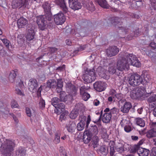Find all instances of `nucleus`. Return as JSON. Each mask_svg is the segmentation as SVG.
I'll return each mask as SVG.
<instances>
[{"label": "nucleus", "instance_id": "obj_30", "mask_svg": "<svg viewBox=\"0 0 156 156\" xmlns=\"http://www.w3.org/2000/svg\"><path fill=\"white\" fill-rule=\"evenodd\" d=\"M89 132V133L92 135V134L96 135L98 133V129L96 125L92 126L89 130L87 131Z\"/></svg>", "mask_w": 156, "mask_h": 156}, {"label": "nucleus", "instance_id": "obj_18", "mask_svg": "<svg viewBox=\"0 0 156 156\" xmlns=\"http://www.w3.org/2000/svg\"><path fill=\"white\" fill-rule=\"evenodd\" d=\"M108 72L111 74H115L116 75L119 76L120 74V73L118 72V69H117V67L116 64H110L108 68Z\"/></svg>", "mask_w": 156, "mask_h": 156}, {"label": "nucleus", "instance_id": "obj_33", "mask_svg": "<svg viewBox=\"0 0 156 156\" xmlns=\"http://www.w3.org/2000/svg\"><path fill=\"white\" fill-rule=\"evenodd\" d=\"M96 1L101 7L105 9L108 8L109 5L105 0H96Z\"/></svg>", "mask_w": 156, "mask_h": 156}, {"label": "nucleus", "instance_id": "obj_53", "mask_svg": "<svg viewBox=\"0 0 156 156\" xmlns=\"http://www.w3.org/2000/svg\"><path fill=\"white\" fill-rule=\"evenodd\" d=\"M80 95H82L83 99L85 101H87L90 97V94L87 93Z\"/></svg>", "mask_w": 156, "mask_h": 156}, {"label": "nucleus", "instance_id": "obj_59", "mask_svg": "<svg viewBox=\"0 0 156 156\" xmlns=\"http://www.w3.org/2000/svg\"><path fill=\"white\" fill-rule=\"evenodd\" d=\"M124 130L126 132H129L132 130V127L129 125L126 126L124 127Z\"/></svg>", "mask_w": 156, "mask_h": 156}, {"label": "nucleus", "instance_id": "obj_64", "mask_svg": "<svg viewBox=\"0 0 156 156\" xmlns=\"http://www.w3.org/2000/svg\"><path fill=\"white\" fill-rule=\"evenodd\" d=\"M123 148H124V151L127 150H129L130 149V146L129 144H125L124 145L123 144Z\"/></svg>", "mask_w": 156, "mask_h": 156}, {"label": "nucleus", "instance_id": "obj_47", "mask_svg": "<svg viewBox=\"0 0 156 156\" xmlns=\"http://www.w3.org/2000/svg\"><path fill=\"white\" fill-rule=\"evenodd\" d=\"M140 148V147L139 146V145H135L131 147L130 152L134 154L137 151L138 153V151Z\"/></svg>", "mask_w": 156, "mask_h": 156}, {"label": "nucleus", "instance_id": "obj_60", "mask_svg": "<svg viewBox=\"0 0 156 156\" xmlns=\"http://www.w3.org/2000/svg\"><path fill=\"white\" fill-rule=\"evenodd\" d=\"M100 150L102 154H104V153H106V149L105 145H103L101 146Z\"/></svg>", "mask_w": 156, "mask_h": 156}, {"label": "nucleus", "instance_id": "obj_23", "mask_svg": "<svg viewBox=\"0 0 156 156\" xmlns=\"http://www.w3.org/2000/svg\"><path fill=\"white\" fill-rule=\"evenodd\" d=\"M65 108V105L61 102L58 105V106L56 107V109L55 110V111L57 114H59L63 112Z\"/></svg>", "mask_w": 156, "mask_h": 156}, {"label": "nucleus", "instance_id": "obj_52", "mask_svg": "<svg viewBox=\"0 0 156 156\" xmlns=\"http://www.w3.org/2000/svg\"><path fill=\"white\" fill-rule=\"evenodd\" d=\"M119 112V110L117 108L114 107L111 109L109 113L111 114L112 115V114L116 115Z\"/></svg>", "mask_w": 156, "mask_h": 156}, {"label": "nucleus", "instance_id": "obj_17", "mask_svg": "<svg viewBox=\"0 0 156 156\" xmlns=\"http://www.w3.org/2000/svg\"><path fill=\"white\" fill-rule=\"evenodd\" d=\"M54 2L57 5L60 6L64 13H66L67 12L68 8L64 0H55Z\"/></svg>", "mask_w": 156, "mask_h": 156}, {"label": "nucleus", "instance_id": "obj_7", "mask_svg": "<svg viewBox=\"0 0 156 156\" xmlns=\"http://www.w3.org/2000/svg\"><path fill=\"white\" fill-rule=\"evenodd\" d=\"M42 7L44 9V15L47 17L48 20L51 21L52 18V14L51 12V9L52 7L51 2H44L42 5Z\"/></svg>", "mask_w": 156, "mask_h": 156}, {"label": "nucleus", "instance_id": "obj_16", "mask_svg": "<svg viewBox=\"0 0 156 156\" xmlns=\"http://www.w3.org/2000/svg\"><path fill=\"white\" fill-rule=\"evenodd\" d=\"M106 84L101 81L96 82L94 84V88L99 92H101L105 90V88Z\"/></svg>", "mask_w": 156, "mask_h": 156}, {"label": "nucleus", "instance_id": "obj_11", "mask_svg": "<svg viewBox=\"0 0 156 156\" xmlns=\"http://www.w3.org/2000/svg\"><path fill=\"white\" fill-rule=\"evenodd\" d=\"M119 51V49L117 47L114 46L109 47L107 49L106 54L108 56L111 57L116 55Z\"/></svg>", "mask_w": 156, "mask_h": 156}, {"label": "nucleus", "instance_id": "obj_8", "mask_svg": "<svg viewBox=\"0 0 156 156\" xmlns=\"http://www.w3.org/2000/svg\"><path fill=\"white\" fill-rule=\"evenodd\" d=\"M116 65L118 72L119 71H122L126 69H128L129 67L128 62L126 59L125 57L123 56L119 58L117 61Z\"/></svg>", "mask_w": 156, "mask_h": 156}, {"label": "nucleus", "instance_id": "obj_51", "mask_svg": "<svg viewBox=\"0 0 156 156\" xmlns=\"http://www.w3.org/2000/svg\"><path fill=\"white\" fill-rule=\"evenodd\" d=\"M45 105L44 100L42 98H41L39 103L40 107L42 109H43L45 107Z\"/></svg>", "mask_w": 156, "mask_h": 156}, {"label": "nucleus", "instance_id": "obj_26", "mask_svg": "<svg viewBox=\"0 0 156 156\" xmlns=\"http://www.w3.org/2000/svg\"><path fill=\"white\" fill-rule=\"evenodd\" d=\"M17 73V72L16 70L11 72L9 76V81L10 83H12L14 81Z\"/></svg>", "mask_w": 156, "mask_h": 156}, {"label": "nucleus", "instance_id": "obj_38", "mask_svg": "<svg viewBox=\"0 0 156 156\" xmlns=\"http://www.w3.org/2000/svg\"><path fill=\"white\" fill-rule=\"evenodd\" d=\"M115 97L118 100H119V104L122 103L123 102L125 101V100L123 98L124 97V95L121 93H119L117 94Z\"/></svg>", "mask_w": 156, "mask_h": 156}, {"label": "nucleus", "instance_id": "obj_48", "mask_svg": "<svg viewBox=\"0 0 156 156\" xmlns=\"http://www.w3.org/2000/svg\"><path fill=\"white\" fill-rule=\"evenodd\" d=\"M78 115V112L77 111H73L70 114L69 116L70 118L73 119H75Z\"/></svg>", "mask_w": 156, "mask_h": 156}, {"label": "nucleus", "instance_id": "obj_21", "mask_svg": "<svg viewBox=\"0 0 156 156\" xmlns=\"http://www.w3.org/2000/svg\"><path fill=\"white\" fill-rule=\"evenodd\" d=\"M76 124L75 122L72 121H70L66 124V128L68 131L69 133L73 132L76 128Z\"/></svg>", "mask_w": 156, "mask_h": 156}, {"label": "nucleus", "instance_id": "obj_49", "mask_svg": "<svg viewBox=\"0 0 156 156\" xmlns=\"http://www.w3.org/2000/svg\"><path fill=\"white\" fill-rule=\"evenodd\" d=\"M78 31L80 36L81 37H84L87 34L86 31V30L84 28H81L79 29Z\"/></svg>", "mask_w": 156, "mask_h": 156}, {"label": "nucleus", "instance_id": "obj_5", "mask_svg": "<svg viewBox=\"0 0 156 156\" xmlns=\"http://www.w3.org/2000/svg\"><path fill=\"white\" fill-rule=\"evenodd\" d=\"M143 78L139 75L135 74L132 75L129 78V83L133 86L139 85L143 81Z\"/></svg>", "mask_w": 156, "mask_h": 156}, {"label": "nucleus", "instance_id": "obj_25", "mask_svg": "<svg viewBox=\"0 0 156 156\" xmlns=\"http://www.w3.org/2000/svg\"><path fill=\"white\" fill-rule=\"evenodd\" d=\"M91 136L89 132H88L87 131H85L83 137L84 142L85 144L88 143L91 140Z\"/></svg>", "mask_w": 156, "mask_h": 156}, {"label": "nucleus", "instance_id": "obj_57", "mask_svg": "<svg viewBox=\"0 0 156 156\" xmlns=\"http://www.w3.org/2000/svg\"><path fill=\"white\" fill-rule=\"evenodd\" d=\"M11 105L12 108H18L19 106L17 102L14 100L12 101L11 103Z\"/></svg>", "mask_w": 156, "mask_h": 156}, {"label": "nucleus", "instance_id": "obj_13", "mask_svg": "<svg viewBox=\"0 0 156 156\" xmlns=\"http://www.w3.org/2000/svg\"><path fill=\"white\" fill-rule=\"evenodd\" d=\"M54 21L57 25L62 24L65 21V17L63 13H59L54 15Z\"/></svg>", "mask_w": 156, "mask_h": 156}, {"label": "nucleus", "instance_id": "obj_63", "mask_svg": "<svg viewBox=\"0 0 156 156\" xmlns=\"http://www.w3.org/2000/svg\"><path fill=\"white\" fill-rule=\"evenodd\" d=\"M91 121V118H90V115H89L87 118V120L86 122V127L87 128L89 124H90V122Z\"/></svg>", "mask_w": 156, "mask_h": 156}, {"label": "nucleus", "instance_id": "obj_45", "mask_svg": "<svg viewBox=\"0 0 156 156\" xmlns=\"http://www.w3.org/2000/svg\"><path fill=\"white\" fill-rule=\"evenodd\" d=\"M125 17H132L134 18H138V16L136 14L130 12H126L125 15Z\"/></svg>", "mask_w": 156, "mask_h": 156}, {"label": "nucleus", "instance_id": "obj_40", "mask_svg": "<svg viewBox=\"0 0 156 156\" xmlns=\"http://www.w3.org/2000/svg\"><path fill=\"white\" fill-rule=\"evenodd\" d=\"M26 112L27 115L29 117L35 115V111L33 109H30L28 107L26 108Z\"/></svg>", "mask_w": 156, "mask_h": 156}, {"label": "nucleus", "instance_id": "obj_55", "mask_svg": "<svg viewBox=\"0 0 156 156\" xmlns=\"http://www.w3.org/2000/svg\"><path fill=\"white\" fill-rule=\"evenodd\" d=\"M60 136L59 134L55 133V138L54 140L55 143L56 144H58L60 142Z\"/></svg>", "mask_w": 156, "mask_h": 156}, {"label": "nucleus", "instance_id": "obj_3", "mask_svg": "<svg viewBox=\"0 0 156 156\" xmlns=\"http://www.w3.org/2000/svg\"><path fill=\"white\" fill-rule=\"evenodd\" d=\"M146 92L145 87L143 86L139 87L132 90L130 95L133 99H141L145 95Z\"/></svg>", "mask_w": 156, "mask_h": 156}, {"label": "nucleus", "instance_id": "obj_32", "mask_svg": "<svg viewBox=\"0 0 156 156\" xmlns=\"http://www.w3.org/2000/svg\"><path fill=\"white\" fill-rule=\"evenodd\" d=\"M136 124L141 127H144L145 124L144 120L142 118H137L135 119Z\"/></svg>", "mask_w": 156, "mask_h": 156}, {"label": "nucleus", "instance_id": "obj_15", "mask_svg": "<svg viewBox=\"0 0 156 156\" xmlns=\"http://www.w3.org/2000/svg\"><path fill=\"white\" fill-rule=\"evenodd\" d=\"M28 85L29 90L31 92H34L36 91L38 85L37 80L35 79H30L29 80Z\"/></svg>", "mask_w": 156, "mask_h": 156}, {"label": "nucleus", "instance_id": "obj_43", "mask_svg": "<svg viewBox=\"0 0 156 156\" xmlns=\"http://www.w3.org/2000/svg\"><path fill=\"white\" fill-rule=\"evenodd\" d=\"M68 112L67 111H65L60 115L59 120L61 122L63 120H65L66 119L67 117L68 116Z\"/></svg>", "mask_w": 156, "mask_h": 156}, {"label": "nucleus", "instance_id": "obj_24", "mask_svg": "<svg viewBox=\"0 0 156 156\" xmlns=\"http://www.w3.org/2000/svg\"><path fill=\"white\" fill-rule=\"evenodd\" d=\"M149 153V151L147 149L140 148L138 151V154L140 156H147Z\"/></svg>", "mask_w": 156, "mask_h": 156}, {"label": "nucleus", "instance_id": "obj_46", "mask_svg": "<svg viewBox=\"0 0 156 156\" xmlns=\"http://www.w3.org/2000/svg\"><path fill=\"white\" fill-rule=\"evenodd\" d=\"M111 20L112 24L116 25L120 23L121 20L120 18L116 17L112 18Z\"/></svg>", "mask_w": 156, "mask_h": 156}, {"label": "nucleus", "instance_id": "obj_34", "mask_svg": "<svg viewBox=\"0 0 156 156\" xmlns=\"http://www.w3.org/2000/svg\"><path fill=\"white\" fill-rule=\"evenodd\" d=\"M12 5L13 9L16 8L20 6L23 7L20 0H13Z\"/></svg>", "mask_w": 156, "mask_h": 156}, {"label": "nucleus", "instance_id": "obj_20", "mask_svg": "<svg viewBox=\"0 0 156 156\" xmlns=\"http://www.w3.org/2000/svg\"><path fill=\"white\" fill-rule=\"evenodd\" d=\"M57 80L55 76L49 79L47 82V86L50 88H55L57 85Z\"/></svg>", "mask_w": 156, "mask_h": 156}, {"label": "nucleus", "instance_id": "obj_22", "mask_svg": "<svg viewBox=\"0 0 156 156\" xmlns=\"http://www.w3.org/2000/svg\"><path fill=\"white\" fill-rule=\"evenodd\" d=\"M18 27L19 28H23L24 26L28 24L27 20L23 17H21L17 21Z\"/></svg>", "mask_w": 156, "mask_h": 156}, {"label": "nucleus", "instance_id": "obj_37", "mask_svg": "<svg viewBox=\"0 0 156 156\" xmlns=\"http://www.w3.org/2000/svg\"><path fill=\"white\" fill-rule=\"evenodd\" d=\"M99 139L97 136H95L93 137L92 140L93 147L95 148L98 147L99 145Z\"/></svg>", "mask_w": 156, "mask_h": 156}, {"label": "nucleus", "instance_id": "obj_61", "mask_svg": "<svg viewBox=\"0 0 156 156\" xmlns=\"http://www.w3.org/2000/svg\"><path fill=\"white\" fill-rule=\"evenodd\" d=\"M151 156H156V147H153L150 154Z\"/></svg>", "mask_w": 156, "mask_h": 156}, {"label": "nucleus", "instance_id": "obj_9", "mask_svg": "<svg viewBox=\"0 0 156 156\" xmlns=\"http://www.w3.org/2000/svg\"><path fill=\"white\" fill-rule=\"evenodd\" d=\"M37 23L38 25L39 28L41 30H44L45 29L47 23L46 20H48V19L46 15L40 16L37 18Z\"/></svg>", "mask_w": 156, "mask_h": 156}, {"label": "nucleus", "instance_id": "obj_35", "mask_svg": "<svg viewBox=\"0 0 156 156\" xmlns=\"http://www.w3.org/2000/svg\"><path fill=\"white\" fill-rule=\"evenodd\" d=\"M85 125V120L81 119L80 122L77 125V130L79 131L82 130L84 128Z\"/></svg>", "mask_w": 156, "mask_h": 156}, {"label": "nucleus", "instance_id": "obj_36", "mask_svg": "<svg viewBox=\"0 0 156 156\" xmlns=\"http://www.w3.org/2000/svg\"><path fill=\"white\" fill-rule=\"evenodd\" d=\"M51 102L52 105L55 108L61 101L60 99H59L58 98L55 97L52 99Z\"/></svg>", "mask_w": 156, "mask_h": 156}, {"label": "nucleus", "instance_id": "obj_42", "mask_svg": "<svg viewBox=\"0 0 156 156\" xmlns=\"http://www.w3.org/2000/svg\"><path fill=\"white\" fill-rule=\"evenodd\" d=\"M23 7L28 8L29 6H30L31 3L29 2V0H20Z\"/></svg>", "mask_w": 156, "mask_h": 156}, {"label": "nucleus", "instance_id": "obj_27", "mask_svg": "<svg viewBox=\"0 0 156 156\" xmlns=\"http://www.w3.org/2000/svg\"><path fill=\"white\" fill-rule=\"evenodd\" d=\"M115 144V142L113 141H110L109 143L110 147V154L111 156H115L114 154L115 152L114 149Z\"/></svg>", "mask_w": 156, "mask_h": 156}, {"label": "nucleus", "instance_id": "obj_1", "mask_svg": "<svg viewBox=\"0 0 156 156\" xmlns=\"http://www.w3.org/2000/svg\"><path fill=\"white\" fill-rule=\"evenodd\" d=\"M66 90L69 94H67L64 91L61 92L59 94V98L61 102H65L68 100H71L73 99V97L77 94L75 86L71 83L67 84Z\"/></svg>", "mask_w": 156, "mask_h": 156}, {"label": "nucleus", "instance_id": "obj_10", "mask_svg": "<svg viewBox=\"0 0 156 156\" xmlns=\"http://www.w3.org/2000/svg\"><path fill=\"white\" fill-rule=\"evenodd\" d=\"M35 32L32 27H28L27 30L25 37L27 41L33 40L35 37Z\"/></svg>", "mask_w": 156, "mask_h": 156}, {"label": "nucleus", "instance_id": "obj_2", "mask_svg": "<svg viewBox=\"0 0 156 156\" xmlns=\"http://www.w3.org/2000/svg\"><path fill=\"white\" fill-rule=\"evenodd\" d=\"M15 145L14 140L10 139L4 140L1 147L3 156H11Z\"/></svg>", "mask_w": 156, "mask_h": 156}, {"label": "nucleus", "instance_id": "obj_50", "mask_svg": "<svg viewBox=\"0 0 156 156\" xmlns=\"http://www.w3.org/2000/svg\"><path fill=\"white\" fill-rule=\"evenodd\" d=\"M57 80V87L58 88H60V90H62V87H63V81L62 79H58Z\"/></svg>", "mask_w": 156, "mask_h": 156}, {"label": "nucleus", "instance_id": "obj_31", "mask_svg": "<svg viewBox=\"0 0 156 156\" xmlns=\"http://www.w3.org/2000/svg\"><path fill=\"white\" fill-rule=\"evenodd\" d=\"M26 151L22 147L19 148L16 151L15 156H25Z\"/></svg>", "mask_w": 156, "mask_h": 156}, {"label": "nucleus", "instance_id": "obj_29", "mask_svg": "<svg viewBox=\"0 0 156 156\" xmlns=\"http://www.w3.org/2000/svg\"><path fill=\"white\" fill-rule=\"evenodd\" d=\"M112 115L109 113H105L103 116L102 120L103 122L108 123L109 122L111 119Z\"/></svg>", "mask_w": 156, "mask_h": 156}, {"label": "nucleus", "instance_id": "obj_12", "mask_svg": "<svg viewBox=\"0 0 156 156\" xmlns=\"http://www.w3.org/2000/svg\"><path fill=\"white\" fill-rule=\"evenodd\" d=\"M156 126V122H152L151 123V127L152 129L149 130L146 133V136L150 138L156 137V128H154Z\"/></svg>", "mask_w": 156, "mask_h": 156}, {"label": "nucleus", "instance_id": "obj_28", "mask_svg": "<svg viewBox=\"0 0 156 156\" xmlns=\"http://www.w3.org/2000/svg\"><path fill=\"white\" fill-rule=\"evenodd\" d=\"M123 144L121 143H118L115 144V149L116 151L120 154L123 153L124 152Z\"/></svg>", "mask_w": 156, "mask_h": 156}, {"label": "nucleus", "instance_id": "obj_56", "mask_svg": "<svg viewBox=\"0 0 156 156\" xmlns=\"http://www.w3.org/2000/svg\"><path fill=\"white\" fill-rule=\"evenodd\" d=\"M150 1L151 6L156 10V0H150Z\"/></svg>", "mask_w": 156, "mask_h": 156}, {"label": "nucleus", "instance_id": "obj_14", "mask_svg": "<svg viewBox=\"0 0 156 156\" xmlns=\"http://www.w3.org/2000/svg\"><path fill=\"white\" fill-rule=\"evenodd\" d=\"M69 7L74 10H78L81 8V3L77 0H69Z\"/></svg>", "mask_w": 156, "mask_h": 156}, {"label": "nucleus", "instance_id": "obj_44", "mask_svg": "<svg viewBox=\"0 0 156 156\" xmlns=\"http://www.w3.org/2000/svg\"><path fill=\"white\" fill-rule=\"evenodd\" d=\"M90 88V87L83 86L81 87L80 89V94H83L87 93V91Z\"/></svg>", "mask_w": 156, "mask_h": 156}, {"label": "nucleus", "instance_id": "obj_6", "mask_svg": "<svg viewBox=\"0 0 156 156\" xmlns=\"http://www.w3.org/2000/svg\"><path fill=\"white\" fill-rule=\"evenodd\" d=\"M123 57H125L126 59L128 62V66L129 65H131L139 67L141 65V63L137 59V57L132 54H127L125 56L124 55Z\"/></svg>", "mask_w": 156, "mask_h": 156}, {"label": "nucleus", "instance_id": "obj_58", "mask_svg": "<svg viewBox=\"0 0 156 156\" xmlns=\"http://www.w3.org/2000/svg\"><path fill=\"white\" fill-rule=\"evenodd\" d=\"M57 48H55V47H52V48H48V51L51 52V53H53L55 52H56L57 51Z\"/></svg>", "mask_w": 156, "mask_h": 156}, {"label": "nucleus", "instance_id": "obj_54", "mask_svg": "<svg viewBox=\"0 0 156 156\" xmlns=\"http://www.w3.org/2000/svg\"><path fill=\"white\" fill-rule=\"evenodd\" d=\"M3 40L2 42L4 44L7 49H9V45L11 44L10 41L6 38L5 40Z\"/></svg>", "mask_w": 156, "mask_h": 156}, {"label": "nucleus", "instance_id": "obj_19", "mask_svg": "<svg viewBox=\"0 0 156 156\" xmlns=\"http://www.w3.org/2000/svg\"><path fill=\"white\" fill-rule=\"evenodd\" d=\"M132 107L131 103L129 102H126L120 108L121 112L124 113H128Z\"/></svg>", "mask_w": 156, "mask_h": 156}, {"label": "nucleus", "instance_id": "obj_4", "mask_svg": "<svg viewBox=\"0 0 156 156\" xmlns=\"http://www.w3.org/2000/svg\"><path fill=\"white\" fill-rule=\"evenodd\" d=\"M82 78L86 83H90L95 79L94 69H87L82 76Z\"/></svg>", "mask_w": 156, "mask_h": 156}, {"label": "nucleus", "instance_id": "obj_39", "mask_svg": "<svg viewBox=\"0 0 156 156\" xmlns=\"http://www.w3.org/2000/svg\"><path fill=\"white\" fill-rule=\"evenodd\" d=\"M86 6L88 10L91 11L94 10V6L92 1H90L88 3H87L86 4Z\"/></svg>", "mask_w": 156, "mask_h": 156}, {"label": "nucleus", "instance_id": "obj_41", "mask_svg": "<svg viewBox=\"0 0 156 156\" xmlns=\"http://www.w3.org/2000/svg\"><path fill=\"white\" fill-rule=\"evenodd\" d=\"M148 101L150 103L156 105V94H154L150 97L148 99Z\"/></svg>", "mask_w": 156, "mask_h": 156}, {"label": "nucleus", "instance_id": "obj_62", "mask_svg": "<svg viewBox=\"0 0 156 156\" xmlns=\"http://www.w3.org/2000/svg\"><path fill=\"white\" fill-rule=\"evenodd\" d=\"M65 65H63L58 67L56 68V70L58 71H61L64 70L65 69Z\"/></svg>", "mask_w": 156, "mask_h": 156}]
</instances>
